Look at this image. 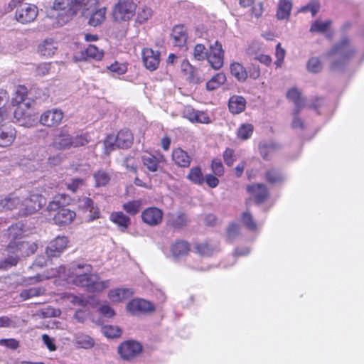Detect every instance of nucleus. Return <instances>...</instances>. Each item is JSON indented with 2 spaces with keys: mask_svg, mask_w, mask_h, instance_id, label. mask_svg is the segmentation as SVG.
I'll return each instance as SVG.
<instances>
[{
  "mask_svg": "<svg viewBox=\"0 0 364 364\" xmlns=\"http://www.w3.org/2000/svg\"><path fill=\"white\" fill-rule=\"evenodd\" d=\"M77 5V11L81 9L82 14L85 17H88V15L98 9V0H82Z\"/></svg>",
  "mask_w": 364,
  "mask_h": 364,
  "instance_id": "nucleus-33",
  "label": "nucleus"
},
{
  "mask_svg": "<svg viewBox=\"0 0 364 364\" xmlns=\"http://www.w3.org/2000/svg\"><path fill=\"white\" fill-rule=\"evenodd\" d=\"M319 8H320L319 3L318 1H314L310 2L306 6H303L300 11L301 12L310 11L312 14V16H314L319 11Z\"/></svg>",
  "mask_w": 364,
  "mask_h": 364,
  "instance_id": "nucleus-58",
  "label": "nucleus"
},
{
  "mask_svg": "<svg viewBox=\"0 0 364 364\" xmlns=\"http://www.w3.org/2000/svg\"><path fill=\"white\" fill-rule=\"evenodd\" d=\"M141 58L144 67L149 71H154L159 68L161 61L159 51L145 48L141 51Z\"/></svg>",
  "mask_w": 364,
  "mask_h": 364,
  "instance_id": "nucleus-13",
  "label": "nucleus"
},
{
  "mask_svg": "<svg viewBox=\"0 0 364 364\" xmlns=\"http://www.w3.org/2000/svg\"><path fill=\"white\" fill-rule=\"evenodd\" d=\"M331 25V21L328 20L326 21H321L318 20H316L314 21L311 23V26L310 27V32H317L323 33L326 32L328 28H330Z\"/></svg>",
  "mask_w": 364,
  "mask_h": 364,
  "instance_id": "nucleus-47",
  "label": "nucleus"
},
{
  "mask_svg": "<svg viewBox=\"0 0 364 364\" xmlns=\"http://www.w3.org/2000/svg\"><path fill=\"white\" fill-rule=\"evenodd\" d=\"M82 0H55L53 9L58 11L56 15L57 26H62L77 12V5Z\"/></svg>",
  "mask_w": 364,
  "mask_h": 364,
  "instance_id": "nucleus-4",
  "label": "nucleus"
},
{
  "mask_svg": "<svg viewBox=\"0 0 364 364\" xmlns=\"http://www.w3.org/2000/svg\"><path fill=\"white\" fill-rule=\"evenodd\" d=\"M103 334L109 338H117L120 336L122 330L116 326L107 325L102 327Z\"/></svg>",
  "mask_w": 364,
  "mask_h": 364,
  "instance_id": "nucleus-51",
  "label": "nucleus"
},
{
  "mask_svg": "<svg viewBox=\"0 0 364 364\" xmlns=\"http://www.w3.org/2000/svg\"><path fill=\"white\" fill-rule=\"evenodd\" d=\"M134 294L132 289L117 288L112 289L108 293L109 299L113 302H120L124 299H129Z\"/></svg>",
  "mask_w": 364,
  "mask_h": 364,
  "instance_id": "nucleus-24",
  "label": "nucleus"
},
{
  "mask_svg": "<svg viewBox=\"0 0 364 364\" xmlns=\"http://www.w3.org/2000/svg\"><path fill=\"white\" fill-rule=\"evenodd\" d=\"M306 69L309 73H318L322 70L323 65L318 58L312 57L306 63Z\"/></svg>",
  "mask_w": 364,
  "mask_h": 364,
  "instance_id": "nucleus-48",
  "label": "nucleus"
},
{
  "mask_svg": "<svg viewBox=\"0 0 364 364\" xmlns=\"http://www.w3.org/2000/svg\"><path fill=\"white\" fill-rule=\"evenodd\" d=\"M163 211L156 207H151L145 209L141 214L144 223L150 225L156 226L160 224L163 219Z\"/></svg>",
  "mask_w": 364,
  "mask_h": 364,
  "instance_id": "nucleus-16",
  "label": "nucleus"
},
{
  "mask_svg": "<svg viewBox=\"0 0 364 364\" xmlns=\"http://www.w3.org/2000/svg\"><path fill=\"white\" fill-rule=\"evenodd\" d=\"M0 207L6 210H11L15 208H22V197L18 196L16 193H11L0 199Z\"/></svg>",
  "mask_w": 364,
  "mask_h": 364,
  "instance_id": "nucleus-18",
  "label": "nucleus"
},
{
  "mask_svg": "<svg viewBox=\"0 0 364 364\" xmlns=\"http://www.w3.org/2000/svg\"><path fill=\"white\" fill-rule=\"evenodd\" d=\"M292 9L291 1L289 0H279L277 5L276 17L278 20H287L289 18Z\"/></svg>",
  "mask_w": 364,
  "mask_h": 364,
  "instance_id": "nucleus-27",
  "label": "nucleus"
},
{
  "mask_svg": "<svg viewBox=\"0 0 364 364\" xmlns=\"http://www.w3.org/2000/svg\"><path fill=\"white\" fill-rule=\"evenodd\" d=\"M46 292V290L43 287H35L29 289H26L21 291L20 293V297L23 300H27L31 298L38 296L43 295Z\"/></svg>",
  "mask_w": 364,
  "mask_h": 364,
  "instance_id": "nucleus-44",
  "label": "nucleus"
},
{
  "mask_svg": "<svg viewBox=\"0 0 364 364\" xmlns=\"http://www.w3.org/2000/svg\"><path fill=\"white\" fill-rule=\"evenodd\" d=\"M302 109L294 108L293 112V119L291 122V127L294 129H303L304 124L303 120L299 117V112Z\"/></svg>",
  "mask_w": 364,
  "mask_h": 364,
  "instance_id": "nucleus-55",
  "label": "nucleus"
},
{
  "mask_svg": "<svg viewBox=\"0 0 364 364\" xmlns=\"http://www.w3.org/2000/svg\"><path fill=\"white\" fill-rule=\"evenodd\" d=\"M279 147L280 146L278 144L272 141L260 143L259 145L260 154L265 160L270 159Z\"/></svg>",
  "mask_w": 364,
  "mask_h": 364,
  "instance_id": "nucleus-29",
  "label": "nucleus"
},
{
  "mask_svg": "<svg viewBox=\"0 0 364 364\" xmlns=\"http://www.w3.org/2000/svg\"><path fill=\"white\" fill-rule=\"evenodd\" d=\"M143 350L141 344L134 340L122 343L118 347V353L123 360H130L138 356Z\"/></svg>",
  "mask_w": 364,
  "mask_h": 364,
  "instance_id": "nucleus-8",
  "label": "nucleus"
},
{
  "mask_svg": "<svg viewBox=\"0 0 364 364\" xmlns=\"http://www.w3.org/2000/svg\"><path fill=\"white\" fill-rule=\"evenodd\" d=\"M27 94V89L24 86H18L16 90V96L12 100L13 105H21L23 103H29L26 101V95Z\"/></svg>",
  "mask_w": 364,
  "mask_h": 364,
  "instance_id": "nucleus-49",
  "label": "nucleus"
},
{
  "mask_svg": "<svg viewBox=\"0 0 364 364\" xmlns=\"http://www.w3.org/2000/svg\"><path fill=\"white\" fill-rule=\"evenodd\" d=\"M127 309L133 315H139L142 313L153 311L154 305L142 299H135L129 301L127 305Z\"/></svg>",
  "mask_w": 364,
  "mask_h": 364,
  "instance_id": "nucleus-15",
  "label": "nucleus"
},
{
  "mask_svg": "<svg viewBox=\"0 0 364 364\" xmlns=\"http://www.w3.org/2000/svg\"><path fill=\"white\" fill-rule=\"evenodd\" d=\"M136 5L131 1H119L113 9V18L116 21L129 20L135 14Z\"/></svg>",
  "mask_w": 364,
  "mask_h": 364,
  "instance_id": "nucleus-7",
  "label": "nucleus"
},
{
  "mask_svg": "<svg viewBox=\"0 0 364 364\" xmlns=\"http://www.w3.org/2000/svg\"><path fill=\"white\" fill-rule=\"evenodd\" d=\"M190 250L189 244L183 240H178L170 247V252L174 261H178L188 255Z\"/></svg>",
  "mask_w": 364,
  "mask_h": 364,
  "instance_id": "nucleus-19",
  "label": "nucleus"
},
{
  "mask_svg": "<svg viewBox=\"0 0 364 364\" xmlns=\"http://www.w3.org/2000/svg\"><path fill=\"white\" fill-rule=\"evenodd\" d=\"M208 50L203 44H196L193 49V56L197 60L201 61L207 58Z\"/></svg>",
  "mask_w": 364,
  "mask_h": 364,
  "instance_id": "nucleus-52",
  "label": "nucleus"
},
{
  "mask_svg": "<svg viewBox=\"0 0 364 364\" xmlns=\"http://www.w3.org/2000/svg\"><path fill=\"white\" fill-rule=\"evenodd\" d=\"M37 246L35 243L25 241H11L6 247V252L18 254L21 258L33 254Z\"/></svg>",
  "mask_w": 364,
  "mask_h": 364,
  "instance_id": "nucleus-12",
  "label": "nucleus"
},
{
  "mask_svg": "<svg viewBox=\"0 0 364 364\" xmlns=\"http://www.w3.org/2000/svg\"><path fill=\"white\" fill-rule=\"evenodd\" d=\"M225 81V75L223 73H218L207 82L206 88L208 90H214L223 85Z\"/></svg>",
  "mask_w": 364,
  "mask_h": 364,
  "instance_id": "nucleus-43",
  "label": "nucleus"
},
{
  "mask_svg": "<svg viewBox=\"0 0 364 364\" xmlns=\"http://www.w3.org/2000/svg\"><path fill=\"white\" fill-rule=\"evenodd\" d=\"M187 178L195 184L200 185L204 181L201 169L198 166H195L191 168Z\"/></svg>",
  "mask_w": 364,
  "mask_h": 364,
  "instance_id": "nucleus-45",
  "label": "nucleus"
},
{
  "mask_svg": "<svg viewBox=\"0 0 364 364\" xmlns=\"http://www.w3.org/2000/svg\"><path fill=\"white\" fill-rule=\"evenodd\" d=\"M92 267L85 262H73L68 269L64 266L53 269L48 275L37 274L23 279L26 284H33L50 277H63L71 280L76 285L85 287L88 291L100 292L109 286V280L99 281L95 274H92Z\"/></svg>",
  "mask_w": 364,
  "mask_h": 364,
  "instance_id": "nucleus-1",
  "label": "nucleus"
},
{
  "mask_svg": "<svg viewBox=\"0 0 364 364\" xmlns=\"http://www.w3.org/2000/svg\"><path fill=\"white\" fill-rule=\"evenodd\" d=\"M210 66L215 70H219L223 67L224 63V50L221 43L215 41L214 43L210 44L209 52L206 58Z\"/></svg>",
  "mask_w": 364,
  "mask_h": 364,
  "instance_id": "nucleus-10",
  "label": "nucleus"
},
{
  "mask_svg": "<svg viewBox=\"0 0 364 364\" xmlns=\"http://www.w3.org/2000/svg\"><path fill=\"white\" fill-rule=\"evenodd\" d=\"M240 226L237 224H230L228 229L227 233L229 240H234L239 233Z\"/></svg>",
  "mask_w": 364,
  "mask_h": 364,
  "instance_id": "nucleus-64",
  "label": "nucleus"
},
{
  "mask_svg": "<svg viewBox=\"0 0 364 364\" xmlns=\"http://www.w3.org/2000/svg\"><path fill=\"white\" fill-rule=\"evenodd\" d=\"M249 193L252 195L257 203H262L268 196V191L264 184L257 183L247 187Z\"/></svg>",
  "mask_w": 364,
  "mask_h": 364,
  "instance_id": "nucleus-21",
  "label": "nucleus"
},
{
  "mask_svg": "<svg viewBox=\"0 0 364 364\" xmlns=\"http://www.w3.org/2000/svg\"><path fill=\"white\" fill-rule=\"evenodd\" d=\"M69 202V198L65 195H58L49 203L47 209L49 212H54L53 219L55 224L65 225L70 224L75 218V213L64 206Z\"/></svg>",
  "mask_w": 364,
  "mask_h": 364,
  "instance_id": "nucleus-3",
  "label": "nucleus"
},
{
  "mask_svg": "<svg viewBox=\"0 0 364 364\" xmlns=\"http://www.w3.org/2000/svg\"><path fill=\"white\" fill-rule=\"evenodd\" d=\"M185 117L192 122H199L208 124L210 119L207 114L203 112L195 110L191 107H188L184 111Z\"/></svg>",
  "mask_w": 364,
  "mask_h": 364,
  "instance_id": "nucleus-25",
  "label": "nucleus"
},
{
  "mask_svg": "<svg viewBox=\"0 0 364 364\" xmlns=\"http://www.w3.org/2000/svg\"><path fill=\"white\" fill-rule=\"evenodd\" d=\"M107 69L112 73L117 75L124 74L127 70V67L124 63H119L115 62L110 65L107 66Z\"/></svg>",
  "mask_w": 364,
  "mask_h": 364,
  "instance_id": "nucleus-54",
  "label": "nucleus"
},
{
  "mask_svg": "<svg viewBox=\"0 0 364 364\" xmlns=\"http://www.w3.org/2000/svg\"><path fill=\"white\" fill-rule=\"evenodd\" d=\"M241 220L244 225L251 231L257 229V223L254 220L252 214L249 210H246L242 214Z\"/></svg>",
  "mask_w": 364,
  "mask_h": 364,
  "instance_id": "nucleus-50",
  "label": "nucleus"
},
{
  "mask_svg": "<svg viewBox=\"0 0 364 364\" xmlns=\"http://www.w3.org/2000/svg\"><path fill=\"white\" fill-rule=\"evenodd\" d=\"M168 223L171 226L175 228H182L187 224V216L186 214L178 212L169 215Z\"/></svg>",
  "mask_w": 364,
  "mask_h": 364,
  "instance_id": "nucleus-39",
  "label": "nucleus"
},
{
  "mask_svg": "<svg viewBox=\"0 0 364 364\" xmlns=\"http://www.w3.org/2000/svg\"><path fill=\"white\" fill-rule=\"evenodd\" d=\"M173 43L175 46L182 47L187 41V32L183 25H177L173 27L171 33Z\"/></svg>",
  "mask_w": 364,
  "mask_h": 364,
  "instance_id": "nucleus-23",
  "label": "nucleus"
},
{
  "mask_svg": "<svg viewBox=\"0 0 364 364\" xmlns=\"http://www.w3.org/2000/svg\"><path fill=\"white\" fill-rule=\"evenodd\" d=\"M82 55L85 60L92 58L96 60H100L104 55V53L97 46L94 45H89L88 47L85 49V52L82 53Z\"/></svg>",
  "mask_w": 364,
  "mask_h": 364,
  "instance_id": "nucleus-40",
  "label": "nucleus"
},
{
  "mask_svg": "<svg viewBox=\"0 0 364 364\" xmlns=\"http://www.w3.org/2000/svg\"><path fill=\"white\" fill-rule=\"evenodd\" d=\"M133 141V135L129 129L120 130L117 136L109 135L104 141L105 153L108 154L115 147L127 149Z\"/></svg>",
  "mask_w": 364,
  "mask_h": 364,
  "instance_id": "nucleus-5",
  "label": "nucleus"
},
{
  "mask_svg": "<svg viewBox=\"0 0 364 364\" xmlns=\"http://www.w3.org/2000/svg\"><path fill=\"white\" fill-rule=\"evenodd\" d=\"M16 122L20 126L31 127L35 122L33 114L30 109V103L18 105L14 112Z\"/></svg>",
  "mask_w": 364,
  "mask_h": 364,
  "instance_id": "nucleus-9",
  "label": "nucleus"
},
{
  "mask_svg": "<svg viewBox=\"0 0 364 364\" xmlns=\"http://www.w3.org/2000/svg\"><path fill=\"white\" fill-rule=\"evenodd\" d=\"M68 240L65 236H58L50 241L46 249V254L48 257H57L60 255L67 247Z\"/></svg>",
  "mask_w": 364,
  "mask_h": 364,
  "instance_id": "nucleus-14",
  "label": "nucleus"
},
{
  "mask_svg": "<svg viewBox=\"0 0 364 364\" xmlns=\"http://www.w3.org/2000/svg\"><path fill=\"white\" fill-rule=\"evenodd\" d=\"M110 220L117 225L122 232H125L131 223L130 218L122 212H114L110 215Z\"/></svg>",
  "mask_w": 364,
  "mask_h": 364,
  "instance_id": "nucleus-28",
  "label": "nucleus"
},
{
  "mask_svg": "<svg viewBox=\"0 0 364 364\" xmlns=\"http://www.w3.org/2000/svg\"><path fill=\"white\" fill-rule=\"evenodd\" d=\"M56 49V43L53 39H46L38 46L39 53L46 57L53 55Z\"/></svg>",
  "mask_w": 364,
  "mask_h": 364,
  "instance_id": "nucleus-37",
  "label": "nucleus"
},
{
  "mask_svg": "<svg viewBox=\"0 0 364 364\" xmlns=\"http://www.w3.org/2000/svg\"><path fill=\"white\" fill-rule=\"evenodd\" d=\"M106 7L99 8L88 15V23L94 27L100 25L105 19Z\"/></svg>",
  "mask_w": 364,
  "mask_h": 364,
  "instance_id": "nucleus-34",
  "label": "nucleus"
},
{
  "mask_svg": "<svg viewBox=\"0 0 364 364\" xmlns=\"http://www.w3.org/2000/svg\"><path fill=\"white\" fill-rule=\"evenodd\" d=\"M266 180L272 185H279L286 180V176L281 170L272 168L266 171Z\"/></svg>",
  "mask_w": 364,
  "mask_h": 364,
  "instance_id": "nucleus-31",
  "label": "nucleus"
},
{
  "mask_svg": "<svg viewBox=\"0 0 364 364\" xmlns=\"http://www.w3.org/2000/svg\"><path fill=\"white\" fill-rule=\"evenodd\" d=\"M7 257L0 260V269L1 270H6L16 266L20 259V257L18 254L9 252H7Z\"/></svg>",
  "mask_w": 364,
  "mask_h": 364,
  "instance_id": "nucleus-42",
  "label": "nucleus"
},
{
  "mask_svg": "<svg viewBox=\"0 0 364 364\" xmlns=\"http://www.w3.org/2000/svg\"><path fill=\"white\" fill-rule=\"evenodd\" d=\"M46 203V199L38 193H31L28 197H22V208L18 211L20 216H27L38 211Z\"/></svg>",
  "mask_w": 364,
  "mask_h": 364,
  "instance_id": "nucleus-6",
  "label": "nucleus"
},
{
  "mask_svg": "<svg viewBox=\"0 0 364 364\" xmlns=\"http://www.w3.org/2000/svg\"><path fill=\"white\" fill-rule=\"evenodd\" d=\"M196 249L200 255L204 257H209L213 253V248L206 243L196 245Z\"/></svg>",
  "mask_w": 364,
  "mask_h": 364,
  "instance_id": "nucleus-56",
  "label": "nucleus"
},
{
  "mask_svg": "<svg viewBox=\"0 0 364 364\" xmlns=\"http://www.w3.org/2000/svg\"><path fill=\"white\" fill-rule=\"evenodd\" d=\"M230 73L237 80L244 82L248 77L247 72L244 66L239 63L234 62L230 65Z\"/></svg>",
  "mask_w": 364,
  "mask_h": 364,
  "instance_id": "nucleus-38",
  "label": "nucleus"
},
{
  "mask_svg": "<svg viewBox=\"0 0 364 364\" xmlns=\"http://www.w3.org/2000/svg\"><path fill=\"white\" fill-rule=\"evenodd\" d=\"M16 132L11 126L0 127V146L7 147L14 142Z\"/></svg>",
  "mask_w": 364,
  "mask_h": 364,
  "instance_id": "nucleus-22",
  "label": "nucleus"
},
{
  "mask_svg": "<svg viewBox=\"0 0 364 364\" xmlns=\"http://www.w3.org/2000/svg\"><path fill=\"white\" fill-rule=\"evenodd\" d=\"M74 339L75 343L80 348L90 349L95 345V341L89 335L83 333H77L75 335Z\"/></svg>",
  "mask_w": 364,
  "mask_h": 364,
  "instance_id": "nucleus-36",
  "label": "nucleus"
},
{
  "mask_svg": "<svg viewBox=\"0 0 364 364\" xmlns=\"http://www.w3.org/2000/svg\"><path fill=\"white\" fill-rule=\"evenodd\" d=\"M211 168L216 176H220L224 173L223 165L220 159H215L212 161Z\"/></svg>",
  "mask_w": 364,
  "mask_h": 364,
  "instance_id": "nucleus-59",
  "label": "nucleus"
},
{
  "mask_svg": "<svg viewBox=\"0 0 364 364\" xmlns=\"http://www.w3.org/2000/svg\"><path fill=\"white\" fill-rule=\"evenodd\" d=\"M254 130L253 125L251 124H242L237 129V136L242 140L248 139L252 134Z\"/></svg>",
  "mask_w": 364,
  "mask_h": 364,
  "instance_id": "nucleus-46",
  "label": "nucleus"
},
{
  "mask_svg": "<svg viewBox=\"0 0 364 364\" xmlns=\"http://www.w3.org/2000/svg\"><path fill=\"white\" fill-rule=\"evenodd\" d=\"M228 107L231 113L240 114L245 109L246 100L242 96L233 95L229 99Z\"/></svg>",
  "mask_w": 364,
  "mask_h": 364,
  "instance_id": "nucleus-26",
  "label": "nucleus"
},
{
  "mask_svg": "<svg viewBox=\"0 0 364 364\" xmlns=\"http://www.w3.org/2000/svg\"><path fill=\"white\" fill-rule=\"evenodd\" d=\"M172 158L175 164L181 167H188L191 163V158L188 154L181 149L173 150Z\"/></svg>",
  "mask_w": 364,
  "mask_h": 364,
  "instance_id": "nucleus-32",
  "label": "nucleus"
},
{
  "mask_svg": "<svg viewBox=\"0 0 364 364\" xmlns=\"http://www.w3.org/2000/svg\"><path fill=\"white\" fill-rule=\"evenodd\" d=\"M82 208L90 212V218L91 220L97 219L100 217V212L97 207L95 206L93 200L87 197H83L80 199V205Z\"/></svg>",
  "mask_w": 364,
  "mask_h": 364,
  "instance_id": "nucleus-30",
  "label": "nucleus"
},
{
  "mask_svg": "<svg viewBox=\"0 0 364 364\" xmlns=\"http://www.w3.org/2000/svg\"><path fill=\"white\" fill-rule=\"evenodd\" d=\"M99 311L102 316L107 318H112L115 314L114 309L107 304L100 306L99 308Z\"/></svg>",
  "mask_w": 364,
  "mask_h": 364,
  "instance_id": "nucleus-63",
  "label": "nucleus"
},
{
  "mask_svg": "<svg viewBox=\"0 0 364 364\" xmlns=\"http://www.w3.org/2000/svg\"><path fill=\"white\" fill-rule=\"evenodd\" d=\"M356 53L355 47L351 43L348 37H343L328 53V56L332 58L331 69L333 71L342 70L348 59Z\"/></svg>",
  "mask_w": 364,
  "mask_h": 364,
  "instance_id": "nucleus-2",
  "label": "nucleus"
},
{
  "mask_svg": "<svg viewBox=\"0 0 364 364\" xmlns=\"http://www.w3.org/2000/svg\"><path fill=\"white\" fill-rule=\"evenodd\" d=\"M53 146L59 150L68 149L72 147V136L65 130H60L53 139Z\"/></svg>",
  "mask_w": 364,
  "mask_h": 364,
  "instance_id": "nucleus-20",
  "label": "nucleus"
},
{
  "mask_svg": "<svg viewBox=\"0 0 364 364\" xmlns=\"http://www.w3.org/2000/svg\"><path fill=\"white\" fill-rule=\"evenodd\" d=\"M141 206L139 200L129 201L123 205L124 210L130 215H136L139 211Z\"/></svg>",
  "mask_w": 364,
  "mask_h": 364,
  "instance_id": "nucleus-53",
  "label": "nucleus"
},
{
  "mask_svg": "<svg viewBox=\"0 0 364 364\" xmlns=\"http://www.w3.org/2000/svg\"><path fill=\"white\" fill-rule=\"evenodd\" d=\"M88 143V139L85 135H77L75 137L72 136V147H79L85 146Z\"/></svg>",
  "mask_w": 364,
  "mask_h": 364,
  "instance_id": "nucleus-60",
  "label": "nucleus"
},
{
  "mask_svg": "<svg viewBox=\"0 0 364 364\" xmlns=\"http://www.w3.org/2000/svg\"><path fill=\"white\" fill-rule=\"evenodd\" d=\"M287 97L294 102L295 108L302 109L304 107V100L301 97V92L296 88H291L287 93Z\"/></svg>",
  "mask_w": 364,
  "mask_h": 364,
  "instance_id": "nucleus-41",
  "label": "nucleus"
},
{
  "mask_svg": "<svg viewBox=\"0 0 364 364\" xmlns=\"http://www.w3.org/2000/svg\"><path fill=\"white\" fill-rule=\"evenodd\" d=\"M162 156L157 157L151 154H146L142 156V162L144 166L151 172H156L158 170Z\"/></svg>",
  "mask_w": 364,
  "mask_h": 364,
  "instance_id": "nucleus-35",
  "label": "nucleus"
},
{
  "mask_svg": "<svg viewBox=\"0 0 364 364\" xmlns=\"http://www.w3.org/2000/svg\"><path fill=\"white\" fill-rule=\"evenodd\" d=\"M223 159L227 166H231L235 160L234 151L231 149H226L223 153Z\"/></svg>",
  "mask_w": 364,
  "mask_h": 364,
  "instance_id": "nucleus-61",
  "label": "nucleus"
},
{
  "mask_svg": "<svg viewBox=\"0 0 364 364\" xmlns=\"http://www.w3.org/2000/svg\"><path fill=\"white\" fill-rule=\"evenodd\" d=\"M285 56V50L281 47L280 43H277L276 46V57L277 60L275 61V64L277 67H280L284 60Z\"/></svg>",
  "mask_w": 364,
  "mask_h": 364,
  "instance_id": "nucleus-62",
  "label": "nucleus"
},
{
  "mask_svg": "<svg viewBox=\"0 0 364 364\" xmlns=\"http://www.w3.org/2000/svg\"><path fill=\"white\" fill-rule=\"evenodd\" d=\"M63 117V114L60 110L54 109L43 112L41 116L40 122L44 126L53 127L58 125Z\"/></svg>",
  "mask_w": 364,
  "mask_h": 364,
  "instance_id": "nucleus-17",
  "label": "nucleus"
},
{
  "mask_svg": "<svg viewBox=\"0 0 364 364\" xmlns=\"http://www.w3.org/2000/svg\"><path fill=\"white\" fill-rule=\"evenodd\" d=\"M94 176L97 186H105L109 181V175L104 171H98Z\"/></svg>",
  "mask_w": 364,
  "mask_h": 364,
  "instance_id": "nucleus-57",
  "label": "nucleus"
},
{
  "mask_svg": "<svg viewBox=\"0 0 364 364\" xmlns=\"http://www.w3.org/2000/svg\"><path fill=\"white\" fill-rule=\"evenodd\" d=\"M38 11L34 4L24 3L21 4L16 11V19L23 24L33 21L37 17Z\"/></svg>",
  "mask_w": 364,
  "mask_h": 364,
  "instance_id": "nucleus-11",
  "label": "nucleus"
}]
</instances>
